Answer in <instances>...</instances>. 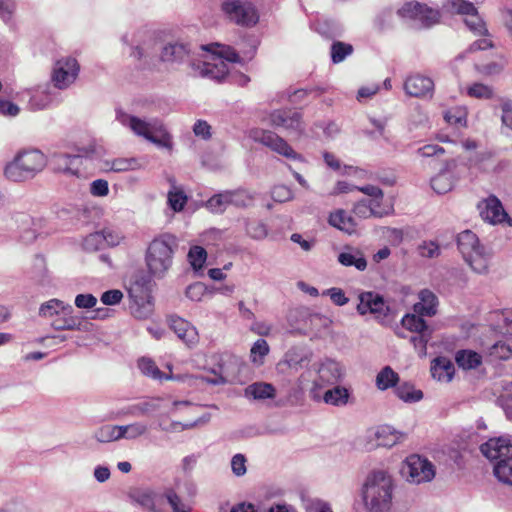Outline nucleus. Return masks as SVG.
<instances>
[{
  "label": "nucleus",
  "mask_w": 512,
  "mask_h": 512,
  "mask_svg": "<svg viewBox=\"0 0 512 512\" xmlns=\"http://www.w3.org/2000/svg\"><path fill=\"white\" fill-rule=\"evenodd\" d=\"M272 197L277 202H285L293 197L292 191L284 185H276L272 189Z\"/></svg>",
  "instance_id": "680f3d73"
},
{
  "label": "nucleus",
  "mask_w": 512,
  "mask_h": 512,
  "mask_svg": "<svg viewBox=\"0 0 512 512\" xmlns=\"http://www.w3.org/2000/svg\"><path fill=\"white\" fill-rule=\"evenodd\" d=\"M132 503L140 505L152 512H158L155 505V493L148 489L135 488L129 492Z\"/></svg>",
  "instance_id": "a878e982"
},
{
  "label": "nucleus",
  "mask_w": 512,
  "mask_h": 512,
  "mask_svg": "<svg viewBox=\"0 0 512 512\" xmlns=\"http://www.w3.org/2000/svg\"><path fill=\"white\" fill-rule=\"evenodd\" d=\"M228 66L220 58H213V62H203L200 68V74L204 77H210L218 81L223 80L228 75Z\"/></svg>",
  "instance_id": "4be33fe9"
},
{
  "label": "nucleus",
  "mask_w": 512,
  "mask_h": 512,
  "mask_svg": "<svg viewBox=\"0 0 512 512\" xmlns=\"http://www.w3.org/2000/svg\"><path fill=\"white\" fill-rule=\"evenodd\" d=\"M221 10L231 22L239 26H254L259 20L257 10L248 1L226 0L222 3Z\"/></svg>",
  "instance_id": "39448f33"
},
{
  "label": "nucleus",
  "mask_w": 512,
  "mask_h": 512,
  "mask_svg": "<svg viewBox=\"0 0 512 512\" xmlns=\"http://www.w3.org/2000/svg\"><path fill=\"white\" fill-rule=\"evenodd\" d=\"M399 15L420 21L424 26L429 27L439 21L440 13L436 9L428 7L419 2L405 3L398 11Z\"/></svg>",
  "instance_id": "1a4fd4ad"
},
{
  "label": "nucleus",
  "mask_w": 512,
  "mask_h": 512,
  "mask_svg": "<svg viewBox=\"0 0 512 512\" xmlns=\"http://www.w3.org/2000/svg\"><path fill=\"white\" fill-rule=\"evenodd\" d=\"M376 439L378 446L392 447L402 438V434L393 430L389 426H381L376 431Z\"/></svg>",
  "instance_id": "2f4dec72"
},
{
  "label": "nucleus",
  "mask_w": 512,
  "mask_h": 512,
  "mask_svg": "<svg viewBox=\"0 0 512 512\" xmlns=\"http://www.w3.org/2000/svg\"><path fill=\"white\" fill-rule=\"evenodd\" d=\"M90 193L93 196L103 197L109 193L108 182L104 179H97L91 183Z\"/></svg>",
  "instance_id": "69168bd1"
},
{
  "label": "nucleus",
  "mask_w": 512,
  "mask_h": 512,
  "mask_svg": "<svg viewBox=\"0 0 512 512\" xmlns=\"http://www.w3.org/2000/svg\"><path fill=\"white\" fill-rule=\"evenodd\" d=\"M177 247V238L170 233L155 237L148 245L145 254L148 272L157 278L164 277L172 266Z\"/></svg>",
  "instance_id": "f03ea898"
},
{
  "label": "nucleus",
  "mask_w": 512,
  "mask_h": 512,
  "mask_svg": "<svg viewBox=\"0 0 512 512\" xmlns=\"http://www.w3.org/2000/svg\"><path fill=\"white\" fill-rule=\"evenodd\" d=\"M138 367L143 374L156 380L170 379L165 375L150 358H141L138 361Z\"/></svg>",
  "instance_id": "ea45409f"
},
{
  "label": "nucleus",
  "mask_w": 512,
  "mask_h": 512,
  "mask_svg": "<svg viewBox=\"0 0 512 512\" xmlns=\"http://www.w3.org/2000/svg\"><path fill=\"white\" fill-rule=\"evenodd\" d=\"M123 298V293L118 289L105 291L101 295V301L105 305H116L120 303Z\"/></svg>",
  "instance_id": "338daca9"
},
{
  "label": "nucleus",
  "mask_w": 512,
  "mask_h": 512,
  "mask_svg": "<svg viewBox=\"0 0 512 512\" xmlns=\"http://www.w3.org/2000/svg\"><path fill=\"white\" fill-rule=\"evenodd\" d=\"M329 224L349 235L356 232L357 224L354 218L343 209H338L329 215Z\"/></svg>",
  "instance_id": "6ab92c4d"
},
{
  "label": "nucleus",
  "mask_w": 512,
  "mask_h": 512,
  "mask_svg": "<svg viewBox=\"0 0 512 512\" xmlns=\"http://www.w3.org/2000/svg\"><path fill=\"white\" fill-rule=\"evenodd\" d=\"M340 264L346 267L354 266L359 271H364L367 267V260L363 253L356 250L354 252H342L338 256Z\"/></svg>",
  "instance_id": "7c9ffc66"
},
{
  "label": "nucleus",
  "mask_w": 512,
  "mask_h": 512,
  "mask_svg": "<svg viewBox=\"0 0 512 512\" xmlns=\"http://www.w3.org/2000/svg\"><path fill=\"white\" fill-rule=\"evenodd\" d=\"M161 59L170 63H191L190 49L183 43H169L163 47Z\"/></svg>",
  "instance_id": "a211bd4d"
},
{
  "label": "nucleus",
  "mask_w": 512,
  "mask_h": 512,
  "mask_svg": "<svg viewBox=\"0 0 512 512\" xmlns=\"http://www.w3.org/2000/svg\"><path fill=\"white\" fill-rule=\"evenodd\" d=\"M318 374L322 382L333 384L341 378L342 370L337 362L329 360L320 366Z\"/></svg>",
  "instance_id": "c85d7f7f"
},
{
  "label": "nucleus",
  "mask_w": 512,
  "mask_h": 512,
  "mask_svg": "<svg viewBox=\"0 0 512 512\" xmlns=\"http://www.w3.org/2000/svg\"><path fill=\"white\" fill-rule=\"evenodd\" d=\"M455 372L452 361L446 357H437L431 365V374L438 381L449 382Z\"/></svg>",
  "instance_id": "412c9836"
},
{
  "label": "nucleus",
  "mask_w": 512,
  "mask_h": 512,
  "mask_svg": "<svg viewBox=\"0 0 512 512\" xmlns=\"http://www.w3.org/2000/svg\"><path fill=\"white\" fill-rule=\"evenodd\" d=\"M202 49L212 52L215 54L214 58H220L223 61L226 60L231 63H236L240 59L239 55L234 49L226 46H220L219 44L204 45L202 46Z\"/></svg>",
  "instance_id": "72a5a7b5"
},
{
  "label": "nucleus",
  "mask_w": 512,
  "mask_h": 512,
  "mask_svg": "<svg viewBox=\"0 0 512 512\" xmlns=\"http://www.w3.org/2000/svg\"><path fill=\"white\" fill-rule=\"evenodd\" d=\"M322 399L326 404L342 406L348 402L349 391L345 387L336 386L325 391Z\"/></svg>",
  "instance_id": "473e14b6"
},
{
  "label": "nucleus",
  "mask_w": 512,
  "mask_h": 512,
  "mask_svg": "<svg viewBox=\"0 0 512 512\" xmlns=\"http://www.w3.org/2000/svg\"><path fill=\"white\" fill-rule=\"evenodd\" d=\"M81 320L74 316L58 317L52 322V326L56 330H79Z\"/></svg>",
  "instance_id": "09e8293b"
},
{
  "label": "nucleus",
  "mask_w": 512,
  "mask_h": 512,
  "mask_svg": "<svg viewBox=\"0 0 512 512\" xmlns=\"http://www.w3.org/2000/svg\"><path fill=\"white\" fill-rule=\"evenodd\" d=\"M419 253L426 258H434L440 254V248L435 242H424L419 246Z\"/></svg>",
  "instance_id": "e2e57ef3"
},
{
  "label": "nucleus",
  "mask_w": 512,
  "mask_h": 512,
  "mask_svg": "<svg viewBox=\"0 0 512 512\" xmlns=\"http://www.w3.org/2000/svg\"><path fill=\"white\" fill-rule=\"evenodd\" d=\"M457 365L465 370L475 369L482 363V356L472 350H460L456 353Z\"/></svg>",
  "instance_id": "c756f323"
},
{
  "label": "nucleus",
  "mask_w": 512,
  "mask_h": 512,
  "mask_svg": "<svg viewBox=\"0 0 512 512\" xmlns=\"http://www.w3.org/2000/svg\"><path fill=\"white\" fill-rule=\"evenodd\" d=\"M478 209L481 217L490 223H502L506 220L510 222L508 214L505 212L500 200L495 196H490L481 201L478 204Z\"/></svg>",
  "instance_id": "4468645a"
},
{
  "label": "nucleus",
  "mask_w": 512,
  "mask_h": 512,
  "mask_svg": "<svg viewBox=\"0 0 512 512\" xmlns=\"http://www.w3.org/2000/svg\"><path fill=\"white\" fill-rule=\"evenodd\" d=\"M457 246L463 258L483 247L479 239L471 230H465L457 236Z\"/></svg>",
  "instance_id": "b1692460"
},
{
  "label": "nucleus",
  "mask_w": 512,
  "mask_h": 512,
  "mask_svg": "<svg viewBox=\"0 0 512 512\" xmlns=\"http://www.w3.org/2000/svg\"><path fill=\"white\" fill-rule=\"evenodd\" d=\"M417 154L424 158L440 157L445 154L443 147L437 144H427L417 150Z\"/></svg>",
  "instance_id": "bf43d9fd"
},
{
  "label": "nucleus",
  "mask_w": 512,
  "mask_h": 512,
  "mask_svg": "<svg viewBox=\"0 0 512 512\" xmlns=\"http://www.w3.org/2000/svg\"><path fill=\"white\" fill-rule=\"evenodd\" d=\"M491 354L498 357L501 360H507L512 355V349L510 345L504 342H498L495 345H493Z\"/></svg>",
  "instance_id": "0e129e2a"
},
{
  "label": "nucleus",
  "mask_w": 512,
  "mask_h": 512,
  "mask_svg": "<svg viewBox=\"0 0 512 512\" xmlns=\"http://www.w3.org/2000/svg\"><path fill=\"white\" fill-rule=\"evenodd\" d=\"M245 396L255 400L274 399L276 396V389L270 383L255 382L245 388Z\"/></svg>",
  "instance_id": "5701e85b"
},
{
  "label": "nucleus",
  "mask_w": 512,
  "mask_h": 512,
  "mask_svg": "<svg viewBox=\"0 0 512 512\" xmlns=\"http://www.w3.org/2000/svg\"><path fill=\"white\" fill-rule=\"evenodd\" d=\"M80 65L73 57H66L55 62L51 80L58 89L69 87L78 77Z\"/></svg>",
  "instance_id": "6e6552de"
},
{
  "label": "nucleus",
  "mask_w": 512,
  "mask_h": 512,
  "mask_svg": "<svg viewBox=\"0 0 512 512\" xmlns=\"http://www.w3.org/2000/svg\"><path fill=\"white\" fill-rule=\"evenodd\" d=\"M451 6L456 13L465 16L464 23L471 32L480 36L488 35L486 24L478 14L475 5H471V3L459 4L458 2H451Z\"/></svg>",
  "instance_id": "9b49d317"
},
{
  "label": "nucleus",
  "mask_w": 512,
  "mask_h": 512,
  "mask_svg": "<svg viewBox=\"0 0 512 512\" xmlns=\"http://www.w3.org/2000/svg\"><path fill=\"white\" fill-rule=\"evenodd\" d=\"M47 164L46 156L38 149L19 152L14 160L6 165L5 176L14 182H22L35 177Z\"/></svg>",
  "instance_id": "7ed1b4c3"
},
{
  "label": "nucleus",
  "mask_w": 512,
  "mask_h": 512,
  "mask_svg": "<svg viewBox=\"0 0 512 512\" xmlns=\"http://www.w3.org/2000/svg\"><path fill=\"white\" fill-rule=\"evenodd\" d=\"M420 302L414 306L415 311L420 316H433L437 312V296L429 289H423L419 292Z\"/></svg>",
  "instance_id": "aec40b11"
},
{
  "label": "nucleus",
  "mask_w": 512,
  "mask_h": 512,
  "mask_svg": "<svg viewBox=\"0 0 512 512\" xmlns=\"http://www.w3.org/2000/svg\"><path fill=\"white\" fill-rule=\"evenodd\" d=\"M395 393L398 398L405 402H417L423 398V392L415 389L414 385L407 382L397 386Z\"/></svg>",
  "instance_id": "4c0bfd02"
},
{
  "label": "nucleus",
  "mask_w": 512,
  "mask_h": 512,
  "mask_svg": "<svg viewBox=\"0 0 512 512\" xmlns=\"http://www.w3.org/2000/svg\"><path fill=\"white\" fill-rule=\"evenodd\" d=\"M170 182L173 183V190L168 192V204L173 211L180 212L184 209L188 198L182 190L176 189L174 179H170Z\"/></svg>",
  "instance_id": "79ce46f5"
},
{
  "label": "nucleus",
  "mask_w": 512,
  "mask_h": 512,
  "mask_svg": "<svg viewBox=\"0 0 512 512\" xmlns=\"http://www.w3.org/2000/svg\"><path fill=\"white\" fill-rule=\"evenodd\" d=\"M207 259V252L201 246H192L188 252V260L195 271L203 268Z\"/></svg>",
  "instance_id": "49530a36"
},
{
  "label": "nucleus",
  "mask_w": 512,
  "mask_h": 512,
  "mask_svg": "<svg viewBox=\"0 0 512 512\" xmlns=\"http://www.w3.org/2000/svg\"><path fill=\"white\" fill-rule=\"evenodd\" d=\"M323 295H328L331 301L337 306H343L349 302L344 291L340 288H330L323 292Z\"/></svg>",
  "instance_id": "052dcab7"
},
{
  "label": "nucleus",
  "mask_w": 512,
  "mask_h": 512,
  "mask_svg": "<svg viewBox=\"0 0 512 512\" xmlns=\"http://www.w3.org/2000/svg\"><path fill=\"white\" fill-rule=\"evenodd\" d=\"M126 120H128V125L135 134L142 136L147 140H149L153 131L158 130L156 128V124H150L136 116H125L121 122L126 124Z\"/></svg>",
  "instance_id": "cd10ccee"
},
{
  "label": "nucleus",
  "mask_w": 512,
  "mask_h": 512,
  "mask_svg": "<svg viewBox=\"0 0 512 512\" xmlns=\"http://www.w3.org/2000/svg\"><path fill=\"white\" fill-rule=\"evenodd\" d=\"M454 179L449 172H440L431 179V187L438 194H445L452 190Z\"/></svg>",
  "instance_id": "e433bc0d"
},
{
  "label": "nucleus",
  "mask_w": 512,
  "mask_h": 512,
  "mask_svg": "<svg viewBox=\"0 0 512 512\" xmlns=\"http://www.w3.org/2000/svg\"><path fill=\"white\" fill-rule=\"evenodd\" d=\"M119 425H104L95 432V438L101 443L111 442L122 438Z\"/></svg>",
  "instance_id": "58836bf2"
},
{
  "label": "nucleus",
  "mask_w": 512,
  "mask_h": 512,
  "mask_svg": "<svg viewBox=\"0 0 512 512\" xmlns=\"http://www.w3.org/2000/svg\"><path fill=\"white\" fill-rule=\"evenodd\" d=\"M106 165L110 171L113 172H127L141 168V164L137 158H116L112 161H108Z\"/></svg>",
  "instance_id": "f704fd0d"
},
{
  "label": "nucleus",
  "mask_w": 512,
  "mask_h": 512,
  "mask_svg": "<svg viewBox=\"0 0 512 512\" xmlns=\"http://www.w3.org/2000/svg\"><path fill=\"white\" fill-rule=\"evenodd\" d=\"M230 204L246 207L251 204L253 198L244 190L228 191Z\"/></svg>",
  "instance_id": "5fc2aeb1"
},
{
  "label": "nucleus",
  "mask_w": 512,
  "mask_h": 512,
  "mask_svg": "<svg viewBox=\"0 0 512 512\" xmlns=\"http://www.w3.org/2000/svg\"><path fill=\"white\" fill-rule=\"evenodd\" d=\"M250 137L255 142L268 147L279 155L293 160L301 159V156L294 151V149L287 143V141L273 131L260 128L252 129L250 131Z\"/></svg>",
  "instance_id": "423d86ee"
},
{
  "label": "nucleus",
  "mask_w": 512,
  "mask_h": 512,
  "mask_svg": "<svg viewBox=\"0 0 512 512\" xmlns=\"http://www.w3.org/2000/svg\"><path fill=\"white\" fill-rule=\"evenodd\" d=\"M493 473L499 482L512 487V454L497 461L493 466Z\"/></svg>",
  "instance_id": "bb28decb"
},
{
  "label": "nucleus",
  "mask_w": 512,
  "mask_h": 512,
  "mask_svg": "<svg viewBox=\"0 0 512 512\" xmlns=\"http://www.w3.org/2000/svg\"><path fill=\"white\" fill-rule=\"evenodd\" d=\"M402 473L409 482L415 484L431 481L435 476L433 464L419 455H410L406 458Z\"/></svg>",
  "instance_id": "0eeeda50"
},
{
  "label": "nucleus",
  "mask_w": 512,
  "mask_h": 512,
  "mask_svg": "<svg viewBox=\"0 0 512 512\" xmlns=\"http://www.w3.org/2000/svg\"><path fill=\"white\" fill-rule=\"evenodd\" d=\"M159 130H160L161 134L159 136H156L152 133L148 141H150L160 147H164V148H167L168 150H172L173 142H172L171 135L168 132H166L165 130H162V125L159 126Z\"/></svg>",
  "instance_id": "13d9d810"
},
{
  "label": "nucleus",
  "mask_w": 512,
  "mask_h": 512,
  "mask_svg": "<svg viewBox=\"0 0 512 512\" xmlns=\"http://www.w3.org/2000/svg\"><path fill=\"white\" fill-rule=\"evenodd\" d=\"M170 328L175 332L187 346L191 347L198 343L199 335L197 329L187 320L179 316H170Z\"/></svg>",
  "instance_id": "dca6fc26"
},
{
  "label": "nucleus",
  "mask_w": 512,
  "mask_h": 512,
  "mask_svg": "<svg viewBox=\"0 0 512 512\" xmlns=\"http://www.w3.org/2000/svg\"><path fill=\"white\" fill-rule=\"evenodd\" d=\"M354 49L351 44L335 41L331 45V60L334 64H338L353 53Z\"/></svg>",
  "instance_id": "a19ab883"
},
{
  "label": "nucleus",
  "mask_w": 512,
  "mask_h": 512,
  "mask_svg": "<svg viewBox=\"0 0 512 512\" xmlns=\"http://www.w3.org/2000/svg\"><path fill=\"white\" fill-rule=\"evenodd\" d=\"M269 345L266 340L258 339L250 350V356L253 363L262 364L263 358L269 353Z\"/></svg>",
  "instance_id": "de8ad7c7"
},
{
  "label": "nucleus",
  "mask_w": 512,
  "mask_h": 512,
  "mask_svg": "<svg viewBox=\"0 0 512 512\" xmlns=\"http://www.w3.org/2000/svg\"><path fill=\"white\" fill-rule=\"evenodd\" d=\"M388 309L384 298L375 292L368 291L359 295L357 311L361 315L371 313L377 316H385Z\"/></svg>",
  "instance_id": "ddd939ff"
},
{
  "label": "nucleus",
  "mask_w": 512,
  "mask_h": 512,
  "mask_svg": "<svg viewBox=\"0 0 512 512\" xmlns=\"http://www.w3.org/2000/svg\"><path fill=\"white\" fill-rule=\"evenodd\" d=\"M480 451L490 461H500L512 455V443L506 436L493 437L481 444Z\"/></svg>",
  "instance_id": "f8f14e48"
},
{
  "label": "nucleus",
  "mask_w": 512,
  "mask_h": 512,
  "mask_svg": "<svg viewBox=\"0 0 512 512\" xmlns=\"http://www.w3.org/2000/svg\"><path fill=\"white\" fill-rule=\"evenodd\" d=\"M393 489V479L387 472H371L362 487V499L367 512H388L392 506Z\"/></svg>",
  "instance_id": "f257e3e1"
},
{
  "label": "nucleus",
  "mask_w": 512,
  "mask_h": 512,
  "mask_svg": "<svg viewBox=\"0 0 512 512\" xmlns=\"http://www.w3.org/2000/svg\"><path fill=\"white\" fill-rule=\"evenodd\" d=\"M164 496L173 512H190V507L182 501L180 496L173 489H168Z\"/></svg>",
  "instance_id": "603ef678"
},
{
  "label": "nucleus",
  "mask_w": 512,
  "mask_h": 512,
  "mask_svg": "<svg viewBox=\"0 0 512 512\" xmlns=\"http://www.w3.org/2000/svg\"><path fill=\"white\" fill-rule=\"evenodd\" d=\"M268 121L274 128L301 133L304 129L302 115L292 109H277L268 116Z\"/></svg>",
  "instance_id": "9d476101"
},
{
  "label": "nucleus",
  "mask_w": 512,
  "mask_h": 512,
  "mask_svg": "<svg viewBox=\"0 0 512 512\" xmlns=\"http://www.w3.org/2000/svg\"><path fill=\"white\" fill-rule=\"evenodd\" d=\"M51 165L57 172L79 176L83 158L80 155L55 153L51 158Z\"/></svg>",
  "instance_id": "f3484780"
},
{
  "label": "nucleus",
  "mask_w": 512,
  "mask_h": 512,
  "mask_svg": "<svg viewBox=\"0 0 512 512\" xmlns=\"http://www.w3.org/2000/svg\"><path fill=\"white\" fill-rule=\"evenodd\" d=\"M398 381V374L390 366H385L381 369L376 377V385L380 390H387L388 388L394 387Z\"/></svg>",
  "instance_id": "c9c22d12"
},
{
  "label": "nucleus",
  "mask_w": 512,
  "mask_h": 512,
  "mask_svg": "<svg viewBox=\"0 0 512 512\" xmlns=\"http://www.w3.org/2000/svg\"><path fill=\"white\" fill-rule=\"evenodd\" d=\"M128 294L132 315L138 319L148 318L153 311V304L147 277L142 274L135 275L128 288Z\"/></svg>",
  "instance_id": "20e7f679"
},
{
  "label": "nucleus",
  "mask_w": 512,
  "mask_h": 512,
  "mask_svg": "<svg viewBox=\"0 0 512 512\" xmlns=\"http://www.w3.org/2000/svg\"><path fill=\"white\" fill-rule=\"evenodd\" d=\"M60 310H64L63 302L58 299H51L40 306L39 314L44 317H52L58 315Z\"/></svg>",
  "instance_id": "864d4df0"
},
{
  "label": "nucleus",
  "mask_w": 512,
  "mask_h": 512,
  "mask_svg": "<svg viewBox=\"0 0 512 512\" xmlns=\"http://www.w3.org/2000/svg\"><path fill=\"white\" fill-rule=\"evenodd\" d=\"M404 90L413 97L432 96L434 82L431 78L420 74L411 75L405 80Z\"/></svg>",
  "instance_id": "2eb2a0df"
},
{
  "label": "nucleus",
  "mask_w": 512,
  "mask_h": 512,
  "mask_svg": "<svg viewBox=\"0 0 512 512\" xmlns=\"http://www.w3.org/2000/svg\"><path fill=\"white\" fill-rule=\"evenodd\" d=\"M353 213L359 218L383 217V212H377L369 205L367 200L358 201L353 207Z\"/></svg>",
  "instance_id": "8fccbe9b"
},
{
  "label": "nucleus",
  "mask_w": 512,
  "mask_h": 512,
  "mask_svg": "<svg viewBox=\"0 0 512 512\" xmlns=\"http://www.w3.org/2000/svg\"><path fill=\"white\" fill-rule=\"evenodd\" d=\"M229 204L230 200L228 191L215 194L206 202L207 208L214 213L223 212Z\"/></svg>",
  "instance_id": "a18cd8bd"
},
{
  "label": "nucleus",
  "mask_w": 512,
  "mask_h": 512,
  "mask_svg": "<svg viewBox=\"0 0 512 512\" xmlns=\"http://www.w3.org/2000/svg\"><path fill=\"white\" fill-rule=\"evenodd\" d=\"M246 233L253 239H263L267 235L265 224L260 221H248L246 223Z\"/></svg>",
  "instance_id": "6e6d98bb"
},
{
  "label": "nucleus",
  "mask_w": 512,
  "mask_h": 512,
  "mask_svg": "<svg viewBox=\"0 0 512 512\" xmlns=\"http://www.w3.org/2000/svg\"><path fill=\"white\" fill-rule=\"evenodd\" d=\"M431 338V331L425 330L422 332L415 333L410 337V342L413 344L415 350L420 357L427 355V344Z\"/></svg>",
  "instance_id": "37998d69"
},
{
  "label": "nucleus",
  "mask_w": 512,
  "mask_h": 512,
  "mask_svg": "<svg viewBox=\"0 0 512 512\" xmlns=\"http://www.w3.org/2000/svg\"><path fill=\"white\" fill-rule=\"evenodd\" d=\"M147 430V427L141 423H134L126 426H121L122 438H136L143 435Z\"/></svg>",
  "instance_id": "4d7b16f0"
},
{
  "label": "nucleus",
  "mask_w": 512,
  "mask_h": 512,
  "mask_svg": "<svg viewBox=\"0 0 512 512\" xmlns=\"http://www.w3.org/2000/svg\"><path fill=\"white\" fill-rule=\"evenodd\" d=\"M246 458L242 454H236L231 460V468L236 476H243L246 473Z\"/></svg>",
  "instance_id": "774afa93"
},
{
  "label": "nucleus",
  "mask_w": 512,
  "mask_h": 512,
  "mask_svg": "<svg viewBox=\"0 0 512 512\" xmlns=\"http://www.w3.org/2000/svg\"><path fill=\"white\" fill-rule=\"evenodd\" d=\"M464 260L473 271L479 274H483L488 271L490 254L484 247H481L470 255L464 257Z\"/></svg>",
  "instance_id": "393cba45"
},
{
  "label": "nucleus",
  "mask_w": 512,
  "mask_h": 512,
  "mask_svg": "<svg viewBox=\"0 0 512 512\" xmlns=\"http://www.w3.org/2000/svg\"><path fill=\"white\" fill-rule=\"evenodd\" d=\"M401 324L404 328L413 333L428 330L426 321L422 317L414 314L405 315L401 320Z\"/></svg>",
  "instance_id": "c03bdc74"
},
{
  "label": "nucleus",
  "mask_w": 512,
  "mask_h": 512,
  "mask_svg": "<svg viewBox=\"0 0 512 512\" xmlns=\"http://www.w3.org/2000/svg\"><path fill=\"white\" fill-rule=\"evenodd\" d=\"M467 94L477 99H491L493 97V89L482 83H473L468 87Z\"/></svg>",
  "instance_id": "3c124183"
}]
</instances>
